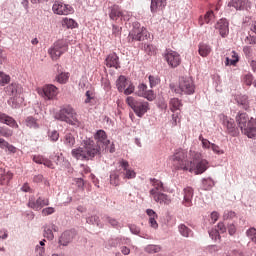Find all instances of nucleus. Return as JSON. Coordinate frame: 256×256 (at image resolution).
Returning a JSON list of instances; mask_svg holds the SVG:
<instances>
[{
    "mask_svg": "<svg viewBox=\"0 0 256 256\" xmlns=\"http://www.w3.org/2000/svg\"><path fill=\"white\" fill-rule=\"evenodd\" d=\"M192 160H187V152L184 150H177L171 157L172 165L177 171H189L194 175H203L207 169H209V161L203 159L201 153L190 152Z\"/></svg>",
    "mask_w": 256,
    "mask_h": 256,
    "instance_id": "nucleus-1",
    "label": "nucleus"
},
{
    "mask_svg": "<svg viewBox=\"0 0 256 256\" xmlns=\"http://www.w3.org/2000/svg\"><path fill=\"white\" fill-rule=\"evenodd\" d=\"M94 139L96 144L95 141L91 139L84 140L83 147L75 148L71 151L72 157L80 161H89V159H93L95 155H99V153H101V147H107V145L111 143V141L107 139V133L105 130H98L94 135Z\"/></svg>",
    "mask_w": 256,
    "mask_h": 256,
    "instance_id": "nucleus-2",
    "label": "nucleus"
},
{
    "mask_svg": "<svg viewBox=\"0 0 256 256\" xmlns=\"http://www.w3.org/2000/svg\"><path fill=\"white\" fill-rule=\"evenodd\" d=\"M236 123L246 137L253 139L256 137V119L249 117L245 112H238L236 115Z\"/></svg>",
    "mask_w": 256,
    "mask_h": 256,
    "instance_id": "nucleus-3",
    "label": "nucleus"
},
{
    "mask_svg": "<svg viewBox=\"0 0 256 256\" xmlns=\"http://www.w3.org/2000/svg\"><path fill=\"white\" fill-rule=\"evenodd\" d=\"M118 165L120 168L119 172L114 171L110 174V183L111 185H114V187L119 186V173L120 175H123V179H135V177H137V173H135V170L129 167V162L127 160H119Z\"/></svg>",
    "mask_w": 256,
    "mask_h": 256,
    "instance_id": "nucleus-4",
    "label": "nucleus"
},
{
    "mask_svg": "<svg viewBox=\"0 0 256 256\" xmlns=\"http://www.w3.org/2000/svg\"><path fill=\"white\" fill-rule=\"evenodd\" d=\"M55 119L68 123V125H79V119L77 118V112L71 106L62 107L56 114Z\"/></svg>",
    "mask_w": 256,
    "mask_h": 256,
    "instance_id": "nucleus-5",
    "label": "nucleus"
},
{
    "mask_svg": "<svg viewBox=\"0 0 256 256\" xmlns=\"http://www.w3.org/2000/svg\"><path fill=\"white\" fill-rule=\"evenodd\" d=\"M178 95H193L195 93V82L191 77H181L178 86L174 88Z\"/></svg>",
    "mask_w": 256,
    "mask_h": 256,
    "instance_id": "nucleus-6",
    "label": "nucleus"
},
{
    "mask_svg": "<svg viewBox=\"0 0 256 256\" xmlns=\"http://www.w3.org/2000/svg\"><path fill=\"white\" fill-rule=\"evenodd\" d=\"M126 103L131 107L137 117H143V115L149 111V102L137 100L133 96H128Z\"/></svg>",
    "mask_w": 256,
    "mask_h": 256,
    "instance_id": "nucleus-7",
    "label": "nucleus"
},
{
    "mask_svg": "<svg viewBox=\"0 0 256 256\" xmlns=\"http://www.w3.org/2000/svg\"><path fill=\"white\" fill-rule=\"evenodd\" d=\"M149 32L147 28L141 27V23L133 22L132 30L129 32L128 41L129 43H133V41H145Z\"/></svg>",
    "mask_w": 256,
    "mask_h": 256,
    "instance_id": "nucleus-8",
    "label": "nucleus"
},
{
    "mask_svg": "<svg viewBox=\"0 0 256 256\" xmlns=\"http://www.w3.org/2000/svg\"><path fill=\"white\" fill-rule=\"evenodd\" d=\"M4 91L7 95H9L10 99L8 100V105L12 107V109H17L19 107V101L21 98L19 97V84L12 83L4 88Z\"/></svg>",
    "mask_w": 256,
    "mask_h": 256,
    "instance_id": "nucleus-9",
    "label": "nucleus"
},
{
    "mask_svg": "<svg viewBox=\"0 0 256 256\" xmlns=\"http://www.w3.org/2000/svg\"><path fill=\"white\" fill-rule=\"evenodd\" d=\"M69 46L65 41L58 40L53 44V46L48 50V55H50L52 61H57L61 55L67 53Z\"/></svg>",
    "mask_w": 256,
    "mask_h": 256,
    "instance_id": "nucleus-10",
    "label": "nucleus"
},
{
    "mask_svg": "<svg viewBox=\"0 0 256 256\" xmlns=\"http://www.w3.org/2000/svg\"><path fill=\"white\" fill-rule=\"evenodd\" d=\"M116 87L120 93H124L126 95H131L135 91V86H133V83H131L129 80H127V77L121 75L116 80Z\"/></svg>",
    "mask_w": 256,
    "mask_h": 256,
    "instance_id": "nucleus-11",
    "label": "nucleus"
},
{
    "mask_svg": "<svg viewBox=\"0 0 256 256\" xmlns=\"http://www.w3.org/2000/svg\"><path fill=\"white\" fill-rule=\"evenodd\" d=\"M52 11L55 15H71L73 13V7L67 5L61 1H55L52 6Z\"/></svg>",
    "mask_w": 256,
    "mask_h": 256,
    "instance_id": "nucleus-12",
    "label": "nucleus"
},
{
    "mask_svg": "<svg viewBox=\"0 0 256 256\" xmlns=\"http://www.w3.org/2000/svg\"><path fill=\"white\" fill-rule=\"evenodd\" d=\"M164 57L169 65V67H172L173 69H175V67H179L181 65V55H179L177 52H175L173 50H166Z\"/></svg>",
    "mask_w": 256,
    "mask_h": 256,
    "instance_id": "nucleus-13",
    "label": "nucleus"
},
{
    "mask_svg": "<svg viewBox=\"0 0 256 256\" xmlns=\"http://www.w3.org/2000/svg\"><path fill=\"white\" fill-rule=\"evenodd\" d=\"M49 205V199H45L42 197H39L38 199H35V197H30L28 201V207L30 209H33L34 211H40V209H43V207H47Z\"/></svg>",
    "mask_w": 256,
    "mask_h": 256,
    "instance_id": "nucleus-14",
    "label": "nucleus"
},
{
    "mask_svg": "<svg viewBox=\"0 0 256 256\" xmlns=\"http://www.w3.org/2000/svg\"><path fill=\"white\" fill-rule=\"evenodd\" d=\"M136 95H138V97H144V99L148 101H154L155 99V92L148 90L147 84L144 83L138 85Z\"/></svg>",
    "mask_w": 256,
    "mask_h": 256,
    "instance_id": "nucleus-15",
    "label": "nucleus"
},
{
    "mask_svg": "<svg viewBox=\"0 0 256 256\" xmlns=\"http://www.w3.org/2000/svg\"><path fill=\"white\" fill-rule=\"evenodd\" d=\"M41 95L42 97H44V99H48V101H51V99L59 95V88H57V86L53 84L45 85L42 88Z\"/></svg>",
    "mask_w": 256,
    "mask_h": 256,
    "instance_id": "nucleus-16",
    "label": "nucleus"
},
{
    "mask_svg": "<svg viewBox=\"0 0 256 256\" xmlns=\"http://www.w3.org/2000/svg\"><path fill=\"white\" fill-rule=\"evenodd\" d=\"M109 17L112 19V21H117L119 17H121L123 21H129V15H126L125 12L121 10L119 5H113L110 7Z\"/></svg>",
    "mask_w": 256,
    "mask_h": 256,
    "instance_id": "nucleus-17",
    "label": "nucleus"
},
{
    "mask_svg": "<svg viewBox=\"0 0 256 256\" xmlns=\"http://www.w3.org/2000/svg\"><path fill=\"white\" fill-rule=\"evenodd\" d=\"M228 7H234L236 11H243L251 9V2L249 0H231Z\"/></svg>",
    "mask_w": 256,
    "mask_h": 256,
    "instance_id": "nucleus-18",
    "label": "nucleus"
},
{
    "mask_svg": "<svg viewBox=\"0 0 256 256\" xmlns=\"http://www.w3.org/2000/svg\"><path fill=\"white\" fill-rule=\"evenodd\" d=\"M150 195L154 199L156 203H160V205H169L171 203V199L169 196L162 192H157L155 190H150Z\"/></svg>",
    "mask_w": 256,
    "mask_h": 256,
    "instance_id": "nucleus-19",
    "label": "nucleus"
},
{
    "mask_svg": "<svg viewBox=\"0 0 256 256\" xmlns=\"http://www.w3.org/2000/svg\"><path fill=\"white\" fill-rule=\"evenodd\" d=\"M0 123H3V125H8V127H11L12 129H19L17 120L3 112H0Z\"/></svg>",
    "mask_w": 256,
    "mask_h": 256,
    "instance_id": "nucleus-20",
    "label": "nucleus"
},
{
    "mask_svg": "<svg viewBox=\"0 0 256 256\" xmlns=\"http://www.w3.org/2000/svg\"><path fill=\"white\" fill-rule=\"evenodd\" d=\"M53 231L54 233H57V231H59V228L57 227V225L55 224H46L44 226V237L46 239H48V241H53V239H55V235L53 234Z\"/></svg>",
    "mask_w": 256,
    "mask_h": 256,
    "instance_id": "nucleus-21",
    "label": "nucleus"
},
{
    "mask_svg": "<svg viewBox=\"0 0 256 256\" xmlns=\"http://www.w3.org/2000/svg\"><path fill=\"white\" fill-rule=\"evenodd\" d=\"M216 29H218L221 37H227L229 35V22H227V19H220L216 24Z\"/></svg>",
    "mask_w": 256,
    "mask_h": 256,
    "instance_id": "nucleus-22",
    "label": "nucleus"
},
{
    "mask_svg": "<svg viewBox=\"0 0 256 256\" xmlns=\"http://www.w3.org/2000/svg\"><path fill=\"white\" fill-rule=\"evenodd\" d=\"M75 237V232L73 231H65L62 233V235L59 238L60 245H63V247H67L71 241H73Z\"/></svg>",
    "mask_w": 256,
    "mask_h": 256,
    "instance_id": "nucleus-23",
    "label": "nucleus"
},
{
    "mask_svg": "<svg viewBox=\"0 0 256 256\" xmlns=\"http://www.w3.org/2000/svg\"><path fill=\"white\" fill-rule=\"evenodd\" d=\"M183 193H184L183 205H185V207H191V203L193 201V194H194L193 189L188 186L184 188Z\"/></svg>",
    "mask_w": 256,
    "mask_h": 256,
    "instance_id": "nucleus-24",
    "label": "nucleus"
},
{
    "mask_svg": "<svg viewBox=\"0 0 256 256\" xmlns=\"http://www.w3.org/2000/svg\"><path fill=\"white\" fill-rule=\"evenodd\" d=\"M11 179H13V173L0 168V185H9Z\"/></svg>",
    "mask_w": 256,
    "mask_h": 256,
    "instance_id": "nucleus-25",
    "label": "nucleus"
},
{
    "mask_svg": "<svg viewBox=\"0 0 256 256\" xmlns=\"http://www.w3.org/2000/svg\"><path fill=\"white\" fill-rule=\"evenodd\" d=\"M146 214L149 217L150 227H152L153 229H157L159 227V224L157 223V219H158L157 213L154 212L153 209H147Z\"/></svg>",
    "mask_w": 256,
    "mask_h": 256,
    "instance_id": "nucleus-26",
    "label": "nucleus"
},
{
    "mask_svg": "<svg viewBox=\"0 0 256 256\" xmlns=\"http://www.w3.org/2000/svg\"><path fill=\"white\" fill-rule=\"evenodd\" d=\"M106 65L108 67H114L115 69H119V57L117 54L113 53L107 56Z\"/></svg>",
    "mask_w": 256,
    "mask_h": 256,
    "instance_id": "nucleus-27",
    "label": "nucleus"
},
{
    "mask_svg": "<svg viewBox=\"0 0 256 256\" xmlns=\"http://www.w3.org/2000/svg\"><path fill=\"white\" fill-rule=\"evenodd\" d=\"M167 5V0H151V12L157 13L159 9H163Z\"/></svg>",
    "mask_w": 256,
    "mask_h": 256,
    "instance_id": "nucleus-28",
    "label": "nucleus"
},
{
    "mask_svg": "<svg viewBox=\"0 0 256 256\" xmlns=\"http://www.w3.org/2000/svg\"><path fill=\"white\" fill-rule=\"evenodd\" d=\"M223 125L226 127L228 133L235 135V122L233 119H229L228 117L223 118Z\"/></svg>",
    "mask_w": 256,
    "mask_h": 256,
    "instance_id": "nucleus-29",
    "label": "nucleus"
},
{
    "mask_svg": "<svg viewBox=\"0 0 256 256\" xmlns=\"http://www.w3.org/2000/svg\"><path fill=\"white\" fill-rule=\"evenodd\" d=\"M213 19H215V14L213 13V10H210L204 15V17L199 18V25L203 27L205 23H211Z\"/></svg>",
    "mask_w": 256,
    "mask_h": 256,
    "instance_id": "nucleus-30",
    "label": "nucleus"
},
{
    "mask_svg": "<svg viewBox=\"0 0 256 256\" xmlns=\"http://www.w3.org/2000/svg\"><path fill=\"white\" fill-rule=\"evenodd\" d=\"M0 149H7L9 153H17V148L3 138H0Z\"/></svg>",
    "mask_w": 256,
    "mask_h": 256,
    "instance_id": "nucleus-31",
    "label": "nucleus"
},
{
    "mask_svg": "<svg viewBox=\"0 0 256 256\" xmlns=\"http://www.w3.org/2000/svg\"><path fill=\"white\" fill-rule=\"evenodd\" d=\"M63 143L66 147H73V145H75V135L71 132H67L64 136Z\"/></svg>",
    "mask_w": 256,
    "mask_h": 256,
    "instance_id": "nucleus-32",
    "label": "nucleus"
},
{
    "mask_svg": "<svg viewBox=\"0 0 256 256\" xmlns=\"http://www.w3.org/2000/svg\"><path fill=\"white\" fill-rule=\"evenodd\" d=\"M170 110L175 113V111H179V109H181V107H183V104L181 103V100H179V98H172L170 100Z\"/></svg>",
    "mask_w": 256,
    "mask_h": 256,
    "instance_id": "nucleus-33",
    "label": "nucleus"
},
{
    "mask_svg": "<svg viewBox=\"0 0 256 256\" xmlns=\"http://www.w3.org/2000/svg\"><path fill=\"white\" fill-rule=\"evenodd\" d=\"M161 249V245L149 244L144 248V251L153 255L155 253H161Z\"/></svg>",
    "mask_w": 256,
    "mask_h": 256,
    "instance_id": "nucleus-34",
    "label": "nucleus"
},
{
    "mask_svg": "<svg viewBox=\"0 0 256 256\" xmlns=\"http://www.w3.org/2000/svg\"><path fill=\"white\" fill-rule=\"evenodd\" d=\"M178 231L182 237H191V235H193V231L189 227L185 226V224H180L178 226Z\"/></svg>",
    "mask_w": 256,
    "mask_h": 256,
    "instance_id": "nucleus-35",
    "label": "nucleus"
},
{
    "mask_svg": "<svg viewBox=\"0 0 256 256\" xmlns=\"http://www.w3.org/2000/svg\"><path fill=\"white\" fill-rule=\"evenodd\" d=\"M152 186L154 188L151 189V191H156V193H161V191H163V182H161V180H157L155 178H151L150 179Z\"/></svg>",
    "mask_w": 256,
    "mask_h": 256,
    "instance_id": "nucleus-36",
    "label": "nucleus"
},
{
    "mask_svg": "<svg viewBox=\"0 0 256 256\" xmlns=\"http://www.w3.org/2000/svg\"><path fill=\"white\" fill-rule=\"evenodd\" d=\"M198 53L201 55V57H207L209 53H211V46L204 43L200 44Z\"/></svg>",
    "mask_w": 256,
    "mask_h": 256,
    "instance_id": "nucleus-37",
    "label": "nucleus"
},
{
    "mask_svg": "<svg viewBox=\"0 0 256 256\" xmlns=\"http://www.w3.org/2000/svg\"><path fill=\"white\" fill-rule=\"evenodd\" d=\"M237 103L245 111H247L249 109V98L246 95L238 97Z\"/></svg>",
    "mask_w": 256,
    "mask_h": 256,
    "instance_id": "nucleus-38",
    "label": "nucleus"
},
{
    "mask_svg": "<svg viewBox=\"0 0 256 256\" xmlns=\"http://www.w3.org/2000/svg\"><path fill=\"white\" fill-rule=\"evenodd\" d=\"M69 77H71V74H69V72H62L56 76V81L61 85H65V83L69 81Z\"/></svg>",
    "mask_w": 256,
    "mask_h": 256,
    "instance_id": "nucleus-39",
    "label": "nucleus"
},
{
    "mask_svg": "<svg viewBox=\"0 0 256 256\" xmlns=\"http://www.w3.org/2000/svg\"><path fill=\"white\" fill-rule=\"evenodd\" d=\"M239 63V55H237V52L232 51L231 57L226 58L225 65H237Z\"/></svg>",
    "mask_w": 256,
    "mask_h": 256,
    "instance_id": "nucleus-40",
    "label": "nucleus"
},
{
    "mask_svg": "<svg viewBox=\"0 0 256 256\" xmlns=\"http://www.w3.org/2000/svg\"><path fill=\"white\" fill-rule=\"evenodd\" d=\"M25 123L30 129H39V124L37 123V120L32 116L27 117Z\"/></svg>",
    "mask_w": 256,
    "mask_h": 256,
    "instance_id": "nucleus-41",
    "label": "nucleus"
},
{
    "mask_svg": "<svg viewBox=\"0 0 256 256\" xmlns=\"http://www.w3.org/2000/svg\"><path fill=\"white\" fill-rule=\"evenodd\" d=\"M0 135L1 137H6V139H9V137H13V130H11L9 127L2 126L0 127Z\"/></svg>",
    "mask_w": 256,
    "mask_h": 256,
    "instance_id": "nucleus-42",
    "label": "nucleus"
},
{
    "mask_svg": "<svg viewBox=\"0 0 256 256\" xmlns=\"http://www.w3.org/2000/svg\"><path fill=\"white\" fill-rule=\"evenodd\" d=\"M8 83H11V76L0 71V85L5 87V85H8Z\"/></svg>",
    "mask_w": 256,
    "mask_h": 256,
    "instance_id": "nucleus-43",
    "label": "nucleus"
},
{
    "mask_svg": "<svg viewBox=\"0 0 256 256\" xmlns=\"http://www.w3.org/2000/svg\"><path fill=\"white\" fill-rule=\"evenodd\" d=\"M202 185L205 191H209V189L215 186V181H213L211 178H204L202 180Z\"/></svg>",
    "mask_w": 256,
    "mask_h": 256,
    "instance_id": "nucleus-44",
    "label": "nucleus"
},
{
    "mask_svg": "<svg viewBox=\"0 0 256 256\" xmlns=\"http://www.w3.org/2000/svg\"><path fill=\"white\" fill-rule=\"evenodd\" d=\"M62 25H66L68 29H75V27H77V22L71 18H64L62 20Z\"/></svg>",
    "mask_w": 256,
    "mask_h": 256,
    "instance_id": "nucleus-45",
    "label": "nucleus"
},
{
    "mask_svg": "<svg viewBox=\"0 0 256 256\" xmlns=\"http://www.w3.org/2000/svg\"><path fill=\"white\" fill-rule=\"evenodd\" d=\"M148 79H149V83H150L151 88L157 87V85H159V83L161 82L159 77L153 76V75H150Z\"/></svg>",
    "mask_w": 256,
    "mask_h": 256,
    "instance_id": "nucleus-46",
    "label": "nucleus"
},
{
    "mask_svg": "<svg viewBox=\"0 0 256 256\" xmlns=\"http://www.w3.org/2000/svg\"><path fill=\"white\" fill-rule=\"evenodd\" d=\"M199 141H201L202 147H203L204 149H211V145H212L213 143H210L209 140L203 138V135H200V136H199Z\"/></svg>",
    "mask_w": 256,
    "mask_h": 256,
    "instance_id": "nucleus-47",
    "label": "nucleus"
},
{
    "mask_svg": "<svg viewBox=\"0 0 256 256\" xmlns=\"http://www.w3.org/2000/svg\"><path fill=\"white\" fill-rule=\"evenodd\" d=\"M144 51L147 55H155V46L151 44L144 45Z\"/></svg>",
    "mask_w": 256,
    "mask_h": 256,
    "instance_id": "nucleus-48",
    "label": "nucleus"
},
{
    "mask_svg": "<svg viewBox=\"0 0 256 256\" xmlns=\"http://www.w3.org/2000/svg\"><path fill=\"white\" fill-rule=\"evenodd\" d=\"M86 222L89 223V225H99V216L97 215H94V216H91V217H88L86 219Z\"/></svg>",
    "mask_w": 256,
    "mask_h": 256,
    "instance_id": "nucleus-49",
    "label": "nucleus"
},
{
    "mask_svg": "<svg viewBox=\"0 0 256 256\" xmlns=\"http://www.w3.org/2000/svg\"><path fill=\"white\" fill-rule=\"evenodd\" d=\"M85 96H86V99L84 103H89L90 101H93V99H95V92H93L92 90H88Z\"/></svg>",
    "mask_w": 256,
    "mask_h": 256,
    "instance_id": "nucleus-50",
    "label": "nucleus"
},
{
    "mask_svg": "<svg viewBox=\"0 0 256 256\" xmlns=\"http://www.w3.org/2000/svg\"><path fill=\"white\" fill-rule=\"evenodd\" d=\"M55 213V208L53 207H47L42 210V215L44 217H47V215H53Z\"/></svg>",
    "mask_w": 256,
    "mask_h": 256,
    "instance_id": "nucleus-51",
    "label": "nucleus"
},
{
    "mask_svg": "<svg viewBox=\"0 0 256 256\" xmlns=\"http://www.w3.org/2000/svg\"><path fill=\"white\" fill-rule=\"evenodd\" d=\"M32 159H33L34 163H37L38 165H43V163L45 161V157H43L41 155H34Z\"/></svg>",
    "mask_w": 256,
    "mask_h": 256,
    "instance_id": "nucleus-52",
    "label": "nucleus"
},
{
    "mask_svg": "<svg viewBox=\"0 0 256 256\" xmlns=\"http://www.w3.org/2000/svg\"><path fill=\"white\" fill-rule=\"evenodd\" d=\"M112 35H114V37H120L121 36V27H119L117 25H113L112 26Z\"/></svg>",
    "mask_w": 256,
    "mask_h": 256,
    "instance_id": "nucleus-53",
    "label": "nucleus"
},
{
    "mask_svg": "<svg viewBox=\"0 0 256 256\" xmlns=\"http://www.w3.org/2000/svg\"><path fill=\"white\" fill-rule=\"evenodd\" d=\"M209 235L214 241H217L218 239H221V235L219 234V230H212V231L209 232Z\"/></svg>",
    "mask_w": 256,
    "mask_h": 256,
    "instance_id": "nucleus-54",
    "label": "nucleus"
},
{
    "mask_svg": "<svg viewBox=\"0 0 256 256\" xmlns=\"http://www.w3.org/2000/svg\"><path fill=\"white\" fill-rule=\"evenodd\" d=\"M48 136L50 137V140L53 142L59 141V132H57L56 130L51 131Z\"/></svg>",
    "mask_w": 256,
    "mask_h": 256,
    "instance_id": "nucleus-55",
    "label": "nucleus"
},
{
    "mask_svg": "<svg viewBox=\"0 0 256 256\" xmlns=\"http://www.w3.org/2000/svg\"><path fill=\"white\" fill-rule=\"evenodd\" d=\"M210 149H212V151L214 152V153H216L217 155H223V150H221V148H219V146H217L216 144H211V147H210Z\"/></svg>",
    "mask_w": 256,
    "mask_h": 256,
    "instance_id": "nucleus-56",
    "label": "nucleus"
},
{
    "mask_svg": "<svg viewBox=\"0 0 256 256\" xmlns=\"http://www.w3.org/2000/svg\"><path fill=\"white\" fill-rule=\"evenodd\" d=\"M244 83L248 86H250L253 83V75L251 74H246L244 76Z\"/></svg>",
    "mask_w": 256,
    "mask_h": 256,
    "instance_id": "nucleus-57",
    "label": "nucleus"
},
{
    "mask_svg": "<svg viewBox=\"0 0 256 256\" xmlns=\"http://www.w3.org/2000/svg\"><path fill=\"white\" fill-rule=\"evenodd\" d=\"M42 165H45V167H48L49 169H55V165L53 162L47 158H44V162Z\"/></svg>",
    "mask_w": 256,
    "mask_h": 256,
    "instance_id": "nucleus-58",
    "label": "nucleus"
},
{
    "mask_svg": "<svg viewBox=\"0 0 256 256\" xmlns=\"http://www.w3.org/2000/svg\"><path fill=\"white\" fill-rule=\"evenodd\" d=\"M105 221H108L112 227H117L118 222L115 220V218H111L109 216L104 217Z\"/></svg>",
    "mask_w": 256,
    "mask_h": 256,
    "instance_id": "nucleus-59",
    "label": "nucleus"
},
{
    "mask_svg": "<svg viewBox=\"0 0 256 256\" xmlns=\"http://www.w3.org/2000/svg\"><path fill=\"white\" fill-rule=\"evenodd\" d=\"M228 233L229 235H235V233H237V227L235 224L228 225Z\"/></svg>",
    "mask_w": 256,
    "mask_h": 256,
    "instance_id": "nucleus-60",
    "label": "nucleus"
},
{
    "mask_svg": "<svg viewBox=\"0 0 256 256\" xmlns=\"http://www.w3.org/2000/svg\"><path fill=\"white\" fill-rule=\"evenodd\" d=\"M245 41L249 45H256V36H248L246 37Z\"/></svg>",
    "mask_w": 256,
    "mask_h": 256,
    "instance_id": "nucleus-61",
    "label": "nucleus"
},
{
    "mask_svg": "<svg viewBox=\"0 0 256 256\" xmlns=\"http://www.w3.org/2000/svg\"><path fill=\"white\" fill-rule=\"evenodd\" d=\"M246 235L247 237H250L251 239H253V237H255L256 235V229L255 228H249L247 231H246Z\"/></svg>",
    "mask_w": 256,
    "mask_h": 256,
    "instance_id": "nucleus-62",
    "label": "nucleus"
},
{
    "mask_svg": "<svg viewBox=\"0 0 256 256\" xmlns=\"http://www.w3.org/2000/svg\"><path fill=\"white\" fill-rule=\"evenodd\" d=\"M243 53L246 55V57H251V53H253V49H251V46H244Z\"/></svg>",
    "mask_w": 256,
    "mask_h": 256,
    "instance_id": "nucleus-63",
    "label": "nucleus"
},
{
    "mask_svg": "<svg viewBox=\"0 0 256 256\" xmlns=\"http://www.w3.org/2000/svg\"><path fill=\"white\" fill-rule=\"evenodd\" d=\"M36 253H37V255H45V247L36 246Z\"/></svg>",
    "mask_w": 256,
    "mask_h": 256,
    "instance_id": "nucleus-64",
    "label": "nucleus"
}]
</instances>
